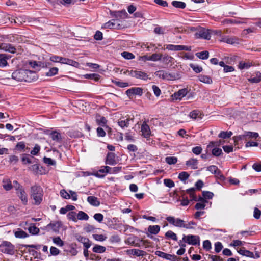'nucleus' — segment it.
<instances>
[{"label":"nucleus","mask_w":261,"mask_h":261,"mask_svg":"<svg viewBox=\"0 0 261 261\" xmlns=\"http://www.w3.org/2000/svg\"><path fill=\"white\" fill-rule=\"evenodd\" d=\"M141 132L142 135L146 138H148L150 136L151 130L150 127L145 122L141 125Z\"/></svg>","instance_id":"nucleus-20"},{"label":"nucleus","mask_w":261,"mask_h":261,"mask_svg":"<svg viewBox=\"0 0 261 261\" xmlns=\"http://www.w3.org/2000/svg\"><path fill=\"white\" fill-rule=\"evenodd\" d=\"M256 76L255 77H251L248 79V81L252 83H257L261 81V73L260 72H256L255 73Z\"/></svg>","instance_id":"nucleus-37"},{"label":"nucleus","mask_w":261,"mask_h":261,"mask_svg":"<svg viewBox=\"0 0 261 261\" xmlns=\"http://www.w3.org/2000/svg\"><path fill=\"white\" fill-rule=\"evenodd\" d=\"M2 186L6 191H10L12 189L13 184H12L11 181L9 178H4L2 181Z\"/></svg>","instance_id":"nucleus-22"},{"label":"nucleus","mask_w":261,"mask_h":261,"mask_svg":"<svg viewBox=\"0 0 261 261\" xmlns=\"http://www.w3.org/2000/svg\"><path fill=\"white\" fill-rule=\"evenodd\" d=\"M103 27L104 28L120 29L122 28V25L120 23V20L118 19H113L105 23Z\"/></svg>","instance_id":"nucleus-9"},{"label":"nucleus","mask_w":261,"mask_h":261,"mask_svg":"<svg viewBox=\"0 0 261 261\" xmlns=\"http://www.w3.org/2000/svg\"><path fill=\"white\" fill-rule=\"evenodd\" d=\"M50 137L56 142L60 143L62 141V136L61 134L57 131H53L49 134Z\"/></svg>","instance_id":"nucleus-24"},{"label":"nucleus","mask_w":261,"mask_h":261,"mask_svg":"<svg viewBox=\"0 0 261 261\" xmlns=\"http://www.w3.org/2000/svg\"><path fill=\"white\" fill-rule=\"evenodd\" d=\"M62 63L66 64L71 65L72 66L75 67H77L80 65L79 63L77 62L74 61L72 59H70L66 58H63V59H62Z\"/></svg>","instance_id":"nucleus-26"},{"label":"nucleus","mask_w":261,"mask_h":261,"mask_svg":"<svg viewBox=\"0 0 261 261\" xmlns=\"http://www.w3.org/2000/svg\"><path fill=\"white\" fill-rule=\"evenodd\" d=\"M53 242L59 247H62L64 245V241L59 237L53 238Z\"/></svg>","instance_id":"nucleus-51"},{"label":"nucleus","mask_w":261,"mask_h":261,"mask_svg":"<svg viewBox=\"0 0 261 261\" xmlns=\"http://www.w3.org/2000/svg\"><path fill=\"white\" fill-rule=\"evenodd\" d=\"M160 230V227L159 225L149 226L148 228V231L153 234H156Z\"/></svg>","instance_id":"nucleus-38"},{"label":"nucleus","mask_w":261,"mask_h":261,"mask_svg":"<svg viewBox=\"0 0 261 261\" xmlns=\"http://www.w3.org/2000/svg\"><path fill=\"white\" fill-rule=\"evenodd\" d=\"M165 161L168 164L172 165L175 164L177 163V159L174 156L166 157Z\"/></svg>","instance_id":"nucleus-56"},{"label":"nucleus","mask_w":261,"mask_h":261,"mask_svg":"<svg viewBox=\"0 0 261 261\" xmlns=\"http://www.w3.org/2000/svg\"><path fill=\"white\" fill-rule=\"evenodd\" d=\"M29 232L33 235H36L39 233V229L36 227L34 224H31L28 228Z\"/></svg>","instance_id":"nucleus-44"},{"label":"nucleus","mask_w":261,"mask_h":261,"mask_svg":"<svg viewBox=\"0 0 261 261\" xmlns=\"http://www.w3.org/2000/svg\"><path fill=\"white\" fill-rule=\"evenodd\" d=\"M77 219L80 220H88V215L83 211H79L77 215Z\"/></svg>","instance_id":"nucleus-47"},{"label":"nucleus","mask_w":261,"mask_h":261,"mask_svg":"<svg viewBox=\"0 0 261 261\" xmlns=\"http://www.w3.org/2000/svg\"><path fill=\"white\" fill-rule=\"evenodd\" d=\"M164 46H166L167 49L171 51H190L191 50V46L182 45L166 44Z\"/></svg>","instance_id":"nucleus-10"},{"label":"nucleus","mask_w":261,"mask_h":261,"mask_svg":"<svg viewBox=\"0 0 261 261\" xmlns=\"http://www.w3.org/2000/svg\"><path fill=\"white\" fill-rule=\"evenodd\" d=\"M256 28L252 27L248 29H244L242 33V35L243 36H246L248 34L255 32Z\"/></svg>","instance_id":"nucleus-57"},{"label":"nucleus","mask_w":261,"mask_h":261,"mask_svg":"<svg viewBox=\"0 0 261 261\" xmlns=\"http://www.w3.org/2000/svg\"><path fill=\"white\" fill-rule=\"evenodd\" d=\"M106 250V248L105 247L97 244L94 245L92 248L93 252L96 253H102Z\"/></svg>","instance_id":"nucleus-31"},{"label":"nucleus","mask_w":261,"mask_h":261,"mask_svg":"<svg viewBox=\"0 0 261 261\" xmlns=\"http://www.w3.org/2000/svg\"><path fill=\"white\" fill-rule=\"evenodd\" d=\"M190 67L196 73H199L202 71V68L197 65L191 64Z\"/></svg>","instance_id":"nucleus-63"},{"label":"nucleus","mask_w":261,"mask_h":261,"mask_svg":"<svg viewBox=\"0 0 261 261\" xmlns=\"http://www.w3.org/2000/svg\"><path fill=\"white\" fill-rule=\"evenodd\" d=\"M198 161L195 159H191L186 162V165L191 169H197Z\"/></svg>","instance_id":"nucleus-28"},{"label":"nucleus","mask_w":261,"mask_h":261,"mask_svg":"<svg viewBox=\"0 0 261 261\" xmlns=\"http://www.w3.org/2000/svg\"><path fill=\"white\" fill-rule=\"evenodd\" d=\"M196 56L199 59L205 60L207 59L208 58L209 53L207 51L198 52L196 54Z\"/></svg>","instance_id":"nucleus-42"},{"label":"nucleus","mask_w":261,"mask_h":261,"mask_svg":"<svg viewBox=\"0 0 261 261\" xmlns=\"http://www.w3.org/2000/svg\"><path fill=\"white\" fill-rule=\"evenodd\" d=\"M62 225V223L60 221H57L54 223H50L47 225L48 229H50L55 232L59 231L60 227Z\"/></svg>","instance_id":"nucleus-23"},{"label":"nucleus","mask_w":261,"mask_h":261,"mask_svg":"<svg viewBox=\"0 0 261 261\" xmlns=\"http://www.w3.org/2000/svg\"><path fill=\"white\" fill-rule=\"evenodd\" d=\"M14 236L17 238L23 239L27 238L29 235L24 231L22 230L20 228L17 229V230L14 232Z\"/></svg>","instance_id":"nucleus-27"},{"label":"nucleus","mask_w":261,"mask_h":261,"mask_svg":"<svg viewBox=\"0 0 261 261\" xmlns=\"http://www.w3.org/2000/svg\"><path fill=\"white\" fill-rule=\"evenodd\" d=\"M8 58L6 54H0V67H4L8 64Z\"/></svg>","instance_id":"nucleus-35"},{"label":"nucleus","mask_w":261,"mask_h":261,"mask_svg":"<svg viewBox=\"0 0 261 261\" xmlns=\"http://www.w3.org/2000/svg\"><path fill=\"white\" fill-rule=\"evenodd\" d=\"M212 32L213 31L212 30L202 29L197 32L196 35L197 37L210 40L211 38V34H212Z\"/></svg>","instance_id":"nucleus-13"},{"label":"nucleus","mask_w":261,"mask_h":261,"mask_svg":"<svg viewBox=\"0 0 261 261\" xmlns=\"http://www.w3.org/2000/svg\"><path fill=\"white\" fill-rule=\"evenodd\" d=\"M155 74L156 76L163 80H174L176 79L175 74L170 73L164 70L158 71L155 72Z\"/></svg>","instance_id":"nucleus-11"},{"label":"nucleus","mask_w":261,"mask_h":261,"mask_svg":"<svg viewBox=\"0 0 261 261\" xmlns=\"http://www.w3.org/2000/svg\"><path fill=\"white\" fill-rule=\"evenodd\" d=\"M43 162L45 164H46L48 165H56V162L49 158L44 157L43 158Z\"/></svg>","instance_id":"nucleus-61"},{"label":"nucleus","mask_w":261,"mask_h":261,"mask_svg":"<svg viewBox=\"0 0 261 261\" xmlns=\"http://www.w3.org/2000/svg\"><path fill=\"white\" fill-rule=\"evenodd\" d=\"M96 121L98 125L105 126H106L107 120L103 116L99 115L96 117Z\"/></svg>","instance_id":"nucleus-36"},{"label":"nucleus","mask_w":261,"mask_h":261,"mask_svg":"<svg viewBox=\"0 0 261 261\" xmlns=\"http://www.w3.org/2000/svg\"><path fill=\"white\" fill-rule=\"evenodd\" d=\"M87 201L92 205L98 206L100 205V202L98 198L95 196H90L88 197Z\"/></svg>","instance_id":"nucleus-29"},{"label":"nucleus","mask_w":261,"mask_h":261,"mask_svg":"<svg viewBox=\"0 0 261 261\" xmlns=\"http://www.w3.org/2000/svg\"><path fill=\"white\" fill-rule=\"evenodd\" d=\"M173 60V58L171 56H170L168 55H164V56L162 55V57L161 59L162 62L165 65H168L170 63H172Z\"/></svg>","instance_id":"nucleus-34"},{"label":"nucleus","mask_w":261,"mask_h":261,"mask_svg":"<svg viewBox=\"0 0 261 261\" xmlns=\"http://www.w3.org/2000/svg\"><path fill=\"white\" fill-rule=\"evenodd\" d=\"M259 135L257 133L255 132H245L243 135H239L238 136L233 137V139L234 140V142L235 145H236L237 142L241 140H247L249 139L254 138L256 139L258 137Z\"/></svg>","instance_id":"nucleus-6"},{"label":"nucleus","mask_w":261,"mask_h":261,"mask_svg":"<svg viewBox=\"0 0 261 261\" xmlns=\"http://www.w3.org/2000/svg\"><path fill=\"white\" fill-rule=\"evenodd\" d=\"M110 14L111 16L115 17L116 19H125L128 18V15L125 10L123 9L120 11H110Z\"/></svg>","instance_id":"nucleus-12"},{"label":"nucleus","mask_w":261,"mask_h":261,"mask_svg":"<svg viewBox=\"0 0 261 261\" xmlns=\"http://www.w3.org/2000/svg\"><path fill=\"white\" fill-rule=\"evenodd\" d=\"M121 56L125 59H133L135 58V56L131 53L124 51L121 53Z\"/></svg>","instance_id":"nucleus-58"},{"label":"nucleus","mask_w":261,"mask_h":261,"mask_svg":"<svg viewBox=\"0 0 261 261\" xmlns=\"http://www.w3.org/2000/svg\"><path fill=\"white\" fill-rule=\"evenodd\" d=\"M60 252V250L55 247L51 246L50 248V253L51 255H58L59 254Z\"/></svg>","instance_id":"nucleus-64"},{"label":"nucleus","mask_w":261,"mask_h":261,"mask_svg":"<svg viewBox=\"0 0 261 261\" xmlns=\"http://www.w3.org/2000/svg\"><path fill=\"white\" fill-rule=\"evenodd\" d=\"M189 174H188L187 172H182L180 173L178 175V178L184 182V183L186 182V181L188 179L189 177Z\"/></svg>","instance_id":"nucleus-50"},{"label":"nucleus","mask_w":261,"mask_h":261,"mask_svg":"<svg viewBox=\"0 0 261 261\" xmlns=\"http://www.w3.org/2000/svg\"><path fill=\"white\" fill-rule=\"evenodd\" d=\"M107 171L106 172L109 174H116L119 172L122 169L121 167H110L109 166H106Z\"/></svg>","instance_id":"nucleus-33"},{"label":"nucleus","mask_w":261,"mask_h":261,"mask_svg":"<svg viewBox=\"0 0 261 261\" xmlns=\"http://www.w3.org/2000/svg\"><path fill=\"white\" fill-rule=\"evenodd\" d=\"M195 189L194 188H190L187 190V193L189 194L190 196V197L192 200L197 201L196 197L194 195Z\"/></svg>","instance_id":"nucleus-59"},{"label":"nucleus","mask_w":261,"mask_h":261,"mask_svg":"<svg viewBox=\"0 0 261 261\" xmlns=\"http://www.w3.org/2000/svg\"><path fill=\"white\" fill-rule=\"evenodd\" d=\"M43 191L38 185H35L31 187L30 197L33 200V204L39 205L43 200Z\"/></svg>","instance_id":"nucleus-3"},{"label":"nucleus","mask_w":261,"mask_h":261,"mask_svg":"<svg viewBox=\"0 0 261 261\" xmlns=\"http://www.w3.org/2000/svg\"><path fill=\"white\" fill-rule=\"evenodd\" d=\"M124 74L128 73L129 75L136 79L143 80H147L148 79V75L145 72L141 70H127L123 72Z\"/></svg>","instance_id":"nucleus-7"},{"label":"nucleus","mask_w":261,"mask_h":261,"mask_svg":"<svg viewBox=\"0 0 261 261\" xmlns=\"http://www.w3.org/2000/svg\"><path fill=\"white\" fill-rule=\"evenodd\" d=\"M0 49L12 54L15 53L16 51V48L13 45L6 43H1Z\"/></svg>","instance_id":"nucleus-16"},{"label":"nucleus","mask_w":261,"mask_h":261,"mask_svg":"<svg viewBox=\"0 0 261 261\" xmlns=\"http://www.w3.org/2000/svg\"><path fill=\"white\" fill-rule=\"evenodd\" d=\"M182 241L192 245H196V244H199L200 243L199 237L195 235H184Z\"/></svg>","instance_id":"nucleus-8"},{"label":"nucleus","mask_w":261,"mask_h":261,"mask_svg":"<svg viewBox=\"0 0 261 261\" xmlns=\"http://www.w3.org/2000/svg\"><path fill=\"white\" fill-rule=\"evenodd\" d=\"M93 238L98 241H103L106 240L107 237L102 234H93Z\"/></svg>","instance_id":"nucleus-60"},{"label":"nucleus","mask_w":261,"mask_h":261,"mask_svg":"<svg viewBox=\"0 0 261 261\" xmlns=\"http://www.w3.org/2000/svg\"><path fill=\"white\" fill-rule=\"evenodd\" d=\"M77 215L75 212L72 211L68 213L67 217L69 220L76 222L77 221Z\"/></svg>","instance_id":"nucleus-48"},{"label":"nucleus","mask_w":261,"mask_h":261,"mask_svg":"<svg viewBox=\"0 0 261 261\" xmlns=\"http://www.w3.org/2000/svg\"><path fill=\"white\" fill-rule=\"evenodd\" d=\"M164 185L169 188H172L174 186V182L170 179H165L164 180Z\"/></svg>","instance_id":"nucleus-62"},{"label":"nucleus","mask_w":261,"mask_h":261,"mask_svg":"<svg viewBox=\"0 0 261 261\" xmlns=\"http://www.w3.org/2000/svg\"><path fill=\"white\" fill-rule=\"evenodd\" d=\"M155 254L159 257L169 260L175 261L176 259V256L175 255L167 254L160 251H155Z\"/></svg>","instance_id":"nucleus-15"},{"label":"nucleus","mask_w":261,"mask_h":261,"mask_svg":"<svg viewBox=\"0 0 261 261\" xmlns=\"http://www.w3.org/2000/svg\"><path fill=\"white\" fill-rule=\"evenodd\" d=\"M240 39L236 37H224L221 39V41L230 44H238L240 43Z\"/></svg>","instance_id":"nucleus-18"},{"label":"nucleus","mask_w":261,"mask_h":261,"mask_svg":"<svg viewBox=\"0 0 261 261\" xmlns=\"http://www.w3.org/2000/svg\"><path fill=\"white\" fill-rule=\"evenodd\" d=\"M130 120L129 118L125 119V120H119L118 124L121 128L127 127L129 125V122Z\"/></svg>","instance_id":"nucleus-46"},{"label":"nucleus","mask_w":261,"mask_h":261,"mask_svg":"<svg viewBox=\"0 0 261 261\" xmlns=\"http://www.w3.org/2000/svg\"><path fill=\"white\" fill-rule=\"evenodd\" d=\"M107 169H106V166H103L101 167V169H99L98 171H97L96 173L94 174V175L97 177L99 178H102L106 174L108 173L107 172H106Z\"/></svg>","instance_id":"nucleus-32"},{"label":"nucleus","mask_w":261,"mask_h":261,"mask_svg":"<svg viewBox=\"0 0 261 261\" xmlns=\"http://www.w3.org/2000/svg\"><path fill=\"white\" fill-rule=\"evenodd\" d=\"M162 57V54H153L152 55L150 56V59L152 61L156 62L161 61Z\"/></svg>","instance_id":"nucleus-52"},{"label":"nucleus","mask_w":261,"mask_h":261,"mask_svg":"<svg viewBox=\"0 0 261 261\" xmlns=\"http://www.w3.org/2000/svg\"><path fill=\"white\" fill-rule=\"evenodd\" d=\"M207 170L216 175H219L220 173V171L218 169V167L215 165H211L208 166L207 168Z\"/></svg>","instance_id":"nucleus-40"},{"label":"nucleus","mask_w":261,"mask_h":261,"mask_svg":"<svg viewBox=\"0 0 261 261\" xmlns=\"http://www.w3.org/2000/svg\"><path fill=\"white\" fill-rule=\"evenodd\" d=\"M76 239L80 242L82 243L84 247L85 248H90L92 245L91 242L88 238L82 236L80 234H76L75 235Z\"/></svg>","instance_id":"nucleus-14"},{"label":"nucleus","mask_w":261,"mask_h":261,"mask_svg":"<svg viewBox=\"0 0 261 261\" xmlns=\"http://www.w3.org/2000/svg\"><path fill=\"white\" fill-rule=\"evenodd\" d=\"M58 72V68L57 67L51 68L46 73V75L47 76H52L57 74Z\"/></svg>","instance_id":"nucleus-55"},{"label":"nucleus","mask_w":261,"mask_h":261,"mask_svg":"<svg viewBox=\"0 0 261 261\" xmlns=\"http://www.w3.org/2000/svg\"><path fill=\"white\" fill-rule=\"evenodd\" d=\"M253 64L252 62H240L239 64V68L240 69H248L251 66H253Z\"/></svg>","instance_id":"nucleus-43"},{"label":"nucleus","mask_w":261,"mask_h":261,"mask_svg":"<svg viewBox=\"0 0 261 261\" xmlns=\"http://www.w3.org/2000/svg\"><path fill=\"white\" fill-rule=\"evenodd\" d=\"M165 237L167 238L171 239L174 241H177V237L176 233L171 230H168L165 233Z\"/></svg>","instance_id":"nucleus-45"},{"label":"nucleus","mask_w":261,"mask_h":261,"mask_svg":"<svg viewBox=\"0 0 261 261\" xmlns=\"http://www.w3.org/2000/svg\"><path fill=\"white\" fill-rule=\"evenodd\" d=\"M189 116L193 119L201 120L203 115L198 110H194L190 112Z\"/></svg>","instance_id":"nucleus-25"},{"label":"nucleus","mask_w":261,"mask_h":261,"mask_svg":"<svg viewBox=\"0 0 261 261\" xmlns=\"http://www.w3.org/2000/svg\"><path fill=\"white\" fill-rule=\"evenodd\" d=\"M172 5L178 8H181L184 9L186 7V4L184 2H181V1H174L172 2Z\"/></svg>","instance_id":"nucleus-49"},{"label":"nucleus","mask_w":261,"mask_h":261,"mask_svg":"<svg viewBox=\"0 0 261 261\" xmlns=\"http://www.w3.org/2000/svg\"><path fill=\"white\" fill-rule=\"evenodd\" d=\"M238 252L240 254L247 257H253L254 256L253 252L243 249H240L238 251Z\"/></svg>","instance_id":"nucleus-41"},{"label":"nucleus","mask_w":261,"mask_h":261,"mask_svg":"<svg viewBox=\"0 0 261 261\" xmlns=\"http://www.w3.org/2000/svg\"><path fill=\"white\" fill-rule=\"evenodd\" d=\"M188 93V91L186 89H182L179 90L177 92L174 93L172 97L173 99L175 100H181L182 98L185 97Z\"/></svg>","instance_id":"nucleus-19"},{"label":"nucleus","mask_w":261,"mask_h":261,"mask_svg":"<svg viewBox=\"0 0 261 261\" xmlns=\"http://www.w3.org/2000/svg\"><path fill=\"white\" fill-rule=\"evenodd\" d=\"M198 80L204 83L211 84L212 83V79L207 75H200L198 76Z\"/></svg>","instance_id":"nucleus-30"},{"label":"nucleus","mask_w":261,"mask_h":261,"mask_svg":"<svg viewBox=\"0 0 261 261\" xmlns=\"http://www.w3.org/2000/svg\"><path fill=\"white\" fill-rule=\"evenodd\" d=\"M13 187L16 193L24 205L28 203V196L24 188L16 180L13 181Z\"/></svg>","instance_id":"nucleus-4"},{"label":"nucleus","mask_w":261,"mask_h":261,"mask_svg":"<svg viewBox=\"0 0 261 261\" xmlns=\"http://www.w3.org/2000/svg\"><path fill=\"white\" fill-rule=\"evenodd\" d=\"M106 164L110 165H114L116 164L115 153L109 152L107 154Z\"/></svg>","instance_id":"nucleus-21"},{"label":"nucleus","mask_w":261,"mask_h":261,"mask_svg":"<svg viewBox=\"0 0 261 261\" xmlns=\"http://www.w3.org/2000/svg\"><path fill=\"white\" fill-rule=\"evenodd\" d=\"M166 220L171 225L180 228H184L187 229H193V226H196V223L193 221L187 223L185 221L179 218H175L173 216H168Z\"/></svg>","instance_id":"nucleus-2"},{"label":"nucleus","mask_w":261,"mask_h":261,"mask_svg":"<svg viewBox=\"0 0 261 261\" xmlns=\"http://www.w3.org/2000/svg\"><path fill=\"white\" fill-rule=\"evenodd\" d=\"M12 77L18 81L31 82L35 79V72L29 70H17L12 73Z\"/></svg>","instance_id":"nucleus-1"},{"label":"nucleus","mask_w":261,"mask_h":261,"mask_svg":"<svg viewBox=\"0 0 261 261\" xmlns=\"http://www.w3.org/2000/svg\"><path fill=\"white\" fill-rule=\"evenodd\" d=\"M232 135V133L231 132H224L222 131L219 134L218 137L220 138H222L223 139L230 138Z\"/></svg>","instance_id":"nucleus-53"},{"label":"nucleus","mask_w":261,"mask_h":261,"mask_svg":"<svg viewBox=\"0 0 261 261\" xmlns=\"http://www.w3.org/2000/svg\"><path fill=\"white\" fill-rule=\"evenodd\" d=\"M15 247L7 241H3L0 243V251L2 253L12 255L14 253Z\"/></svg>","instance_id":"nucleus-5"},{"label":"nucleus","mask_w":261,"mask_h":261,"mask_svg":"<svg viewBox=\"0 0 261 261\" xmlns=\"http://www.w3.org/2000/svg\"><path fill=\"white\" fill-rule=\"evenodd\" d=\"M129 251L131 254L137 256H143L146 254L145 251L136 249H132Z\"/></svg>","instance_id":"nucleus-39"},{"label":"nucleus","mask_w":261,"mask_h":261,"mask_svg":"<svg viewBox=\"0 0 261 261\" xmlns=\"http://www.w3.org/2000/svg\"><path fill=\"white\" fill-rule=\"evenodd\" d=\"M69 252L73 256H75L77 253V251L76 249V244H71L69 248Z\"/></svg>","instance_id":"nucleus-54"},{"label":"nucleus","mask_w":261,"mask_h":261,"mask_svg":"<svg viewBox=\"0 0 261 261\" xmlns=\"http://www.w3.org/2000/svg\"><path fill=\"white\" fill-rule=\"evenodd\" d=\"M142 93V89L139 87H133L126 91V94L129 97L135 95H141Z\"/></svg>","instance_id":"nucleus-17"}]
</instances>
